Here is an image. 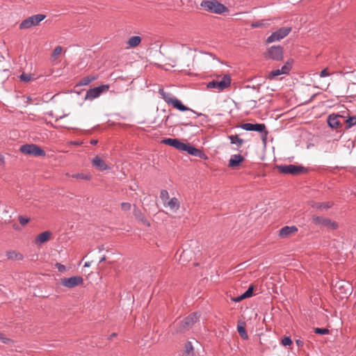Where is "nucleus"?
Masks as SVG:
<instances>
[{"label":"nucleus","instance_id":"obj_1","mask_svg":"<svg viewBox=\"0 0 356 356\" xmlns=\"http://www.w3.org/2000/svg\"><path fill=\"white\" fill-rule=\"evenodd\" d=\"M200 7L205 11L217 15L228 11V8L217 0H202Z\"/></svg>","mask_w":356,"mask_h":356},{"label":"nucleus","instance_id":"obj_2","mask_svg":"<svg viewBox=\"0 0 356 356\" xmlns=\"http://www.w3.org/2000/svg\"><path fill=\"white\" fill-rule=\"evenodd\" d=\"M159 92L161 96L162 99L168 104L172 105L174 108H177L179 111H190L194 113H197L195 111L190 108L184 106L180 100L173 97L170 93L166 92L163 89H159Z\"/></svg>","mask_w":356,"mask_h":356},{"label":"nucleus","instance_id":"obj_3","mask_svg":"<svg viewBox=\"0 0 356 356\" xmlns=\"http://www.w3.org/2000/svg\"><path fill=\"white\" fill-rule=\"evenodd\" d=\"M200 315L197 313H193L186 317L183 321L176 325V332L183 333L192 327L193 324L198 320Z\"/></svg>","mask_w":356,"mask_h":356},{"label":"nucleus","instance_id":"obj_4","mask_svg":"<svg viewBox=\"0 0 356 356\" xmlns=\"http://www.w3.org/2000/svg\"><path fill=\"white\" fill-rule=\"evenodd\" d=\"M231 84V78L229 75L225 74L220 81L213 80L207 84L209 89H214L218 92L222 91L229 87Z\"/></svg>","mask_w":356,"mask_h":356},{"label":"nucleus","instance_id":"obj_5","mask_svg":"<svg viewBox=\"0 0 356 356\" xmlns=\"http://www.w3.org/2000/svg\"><path fill=\"white\" fill-rule=\"evenodd\" d=\"M291 31V28L289 26L282 27L275 32L272 33L266 40V44L273 43L275 42L280 41L282 39L287 36Z\"/></svg>","mask_w":356,"mask_h":356},{"label":"nucleus","instance_id":"obj_6","mask_svg":"<svg viewBox=\"0 0 356 356\" xmlns=\"http://www.w3.org/2000/svg\"><path fill=\"white\" fill-rule=\"evenodd\" d=\"M46 15L42 14H37L33 16H31L24 20H23L19 26L20 29H28L33 26H37L42 22Z\"/></svg>","mask_w":356,"mask_h":356},{"label":"nucleus","instance_id":"obj_7","mask_svg":"<svg viewBox=\"0 0 356 356\" xmlns=\"http://www.w3.org/2000/svg\"><path fill=\"white\" fill-rule=\"evenodd\" d=\"M19 150L25 154L35 156H44L46 154L45 152L42 148L35 144L23 145L19 147Z\"/></svg>","mask_w":356,"mask_h":356},{"label":"nucleus","instance_id":"obj_8","mask_svg":"<svg viewBox=\"0 0 356 356\" xmlns=\"http://www.w3.org/2000/svg\"><path fill=\"white\" fill-rule=\"evenodd\" d=\"M181 151L186 152L190 155L199 157L202 159H207V156L200 149L196 148L195 146L190 143H183L180 149Z\"/></svg>","mask_w":356,"mask_h":356},{"label":"nucleus","instance_id":"obj_9","mask_svg":"<svg viewBox=\"0 0 356 356\" xmlns=\"http://www.w3.org/2000/svg\"><path fill=\"white\" fill-rule=\"evenodd\" d=\"M312 219L313 222L316 225H322L330 229H336L338 227V225L336 222L327 218L314 215Z\"/></svg>","mask_w":356,"mask_h":356},{"label":"nucleus","instance_id":"obj_10","mask_svg":"<svg viewBox=\"0 0 356 356\" xmlns=\"http://www.w3.org/2000/svg\"><path fill=\"white\" fill-rule=\"evenodd\" d=\"M277 168L282 173L293 175H299L305 169L302 166H298L293 164L280 165L277 166Z\"/></svg>","mask_w":356,"mask_h":356},{"label":"nucleus","instance_id":"obj_11","mask_svg":"<svg viewBox=\"0 0 356 356\" xmlns=\"http://www.w3.org/2000/svg\"><path fill=\"white\" fill-rule=\"evenodd\" d=\"M108 85H101L88 90L86 92L85 99L92 100L100 96L102 93L108 90Z\"/></svg>","mask_w":356,"mask_h":356},{"label":"nucleus","instance_id":"obj_12","mask_svg":"<svg viewBox=\"0 0 356 356\" xmlns=\"http://www.w3.org/2000/svg\"><path fill=\"white\" fill-rule=\"evenodd\" d=\"M267 56L270 59L280 61L283 58V48L280 45H274L267 50Z\"/></svg>","mask_w":356,"mask_h":356},{"label":"nucleus","instance_id":"obj_13","mask_svg":"<svg viewBox=\"0 0 356 356\" xmlns=\"http://www.w3.org/2000/svg\"><path fill=\"white\" fill-rule=\"evenodd\" d=\"M83 282V279L81 276H72L61 280L62 285L69 289L82 284Z\"/></svg>","mask_w":356,"mask_h":356},{"label":"nucleus","instance_id":"obj_14","mask_svg":"<svg viewBox=\"0 0 356 356\" xmlns=\"http://www.w3.org/2000/svg\"><path fill=\"white\" fill-rule=\"evenodd\" d=\"M241 127L245 131H254L259 133L265 132L266 134H267L264 124L244 123L241 125Z\"/></svg>","mask_w":356,"mask_h":356},{"label":"nucleus","instance_id":"obj_15","mask_svg":"<svg viewBox=\"0 0 356 356\" xmlns=\"http://www.w3.org/2000/svg\"><path fill=\"white\" fill-rule=\"evenodd\" d=\"M343 116L340 115H330L327 118V124L332 129H339L342 127V123L340 119H343Z\"/></svg>","mask_w":356,"mask_h":356},{"label":"nucleus","instance_id":"obj_16","mask_svg":"<svg viewBox=\"0 0 356 356\" xmlns=\"http://www.w3.org/2000/svg\"><path fill=\"white\" fill-rule=\"evenodd\" d=\"M92 165L100 171H104L109 169L105 161L99 156H96L92 160Z\"/></svg>","mask_w":356,"mask_h":356},{"label":"nucleus","instance_id":"obj_17","mask_svg":"<svg viewBox=\"0 0 356 356\" xmlns=\"http://www.w3.org/2000/svg\"><path fill=\"white\" fill-rule=\"evenodd\" d=\"M165 208H169L172 212H177L179 209L180 203L177 197H172L163 204Z\"/></svg>","mask_w":356,"mask_h":356},{"label":"nucleus","instance_id":"obj_18","mask_svg":"<svg viewBox=\"0 0 356 356\" xmlns=\"http://www.w3.org/2000/svg\"><path fill=\"white\" fill-rule=\"evenodd\" d=\"M51 235L52 233L50 231H45L42 232L35 238L34 243L35 245L43 244L50 239Z\"/></svg>","mask_w":356,"mask_h":356},{"label":"nucleus","instance_id":"obj_19","mask_svg":"<svg viewBox=\"0 0 356 356\" xmlns=\"http://www.w3.org/2000/svg\"><path fill=\"white\" fill-rule=\"evenodd\" d=\"M335 287L338 288L339 290H343L340 292L343 294L341 298L347 297L351 293V286L348 282L340 281L336 284Z\"/></svg>","mask_w":356,"mask_h":356},{"label":"nucleus","instance_id":"obj_20","mask_svg":"<svg viewBox=\"0 0 356 356\" xmlns=\"http://www.w3.org/2000/svg\"><path fill=\"white\" fill-rule=\"evenodd\" d=\"M334 205L332 202H312L311 203V207L314 209H316L319 211L327 210L331 208Z\"/></svg>","mask_w":356,"mask_h":356},{"label":"nucleus","instance_id":"obj_21","mask_svg":"<svg viewBox=\"0 0 356 356\" xmlns=\"http://www.w3.org/2000/svg\"><path fill=\"white\" fill-rule=\"evenodd\" d=\"M297 231L298 228L296 226H285L280 230L279 236L281 238H286Z\"/></svg>","mask_w":356,"mask_h":356},{"label":"nucleus","instance_id":"obj_22","mask_svg":"<svg viewBox=\"0 0 356 356\" xmlns=\"http://www.w3.org/2000/svg\"><path fill=\"white\" fill-rule=\"evenodd\" d=\"M161 143L165 145L173 147L178 150H180L181 145L183 143L177 138H164L163 140H162Z\"/></svg>","mask_w":356,"mask_h":356},{"label":"nucleus","instance_id":"obj_23","mask_svg":"<svg viewBox=\"0 0 356 356\" xmlns=\"http://www.w3.org/2000/svg\"><path fill=\"white\" fill-rule=\"evenodd\" d=\"M243 160L244 159L241 154H234L229 160L228 166L232 168H236Z\"/></svg>","mask_w":356,"mask_h":356},{"label":"nucleus","instance_id":"obj_24","mask_svg":"<svg viewBox=\"0 0 356 356\" xmlns=\"http://www.w3.org/2000/svg\"><path fill=\"white\" fill-rule=\"evenodd\" d=\"M6 256L10 260H22L23 259V255L20 252L13 250L8 251Z\"/></svg>","mask_w":356,"mask_h":356},{"label":"nucleus","instance_id":"obj_25","mask_svg":"<svg viewBox=\"0 0 356 356\" xmlns=\"http://www.w3.org/2000/svg\"><path fill=\"white\" fill-rule=\"evenodd\" d=\"M141 42V38L140 36H131L127 41V44L130 47H137Z\"/></svg>","mask_w":356,"mask_h":356},{"label":"nucleus","instance_id":"obj_26","mask_svg":"<svg viewBox=\"0 0 356 356\" xmlns=\"http://www.w3.org/2000/svg\"><path fill=\"white\" fill-rule=\"evenodd\" d=\"M232 144H235L238 147H241L243 144V140L238 137V135H231L228 136Z\"/></svg>","mask_w":356,"mask_h":356},{"label":"nucleus","instance_id":"obj_27","mask_svg":"<svg viewBox=\"0 0 356 356\" xmlns=\"http://www.w3.org/2000/svg\"><path fill=\"white\" fill-rule=\"evenodd\" d=\"M253 286H250L243 294L236 298V301H241L245 298L251 297L253 293Z\"/></svg>","mask_w":356,"mask_h":356},{"label":"nucleus","instance_id":"obj_28","mask_svg":"<svg viewBox=\"0 0 356 356\" xmlns=\"http://www.w3.org/2000/svg\"><path fill=\"white\" fill-rule=\"evenodd\" d=\"M345 122L346 123V129L351 128L353 126L356 124V116L348 118L345 120Z\"/></svg>","mask_w":356,"mask_h":356},{"label":"nucleus","instance_id":"obj_29","mask_svg":"<svg viewBox=\"0 0 356 356\" xmlns=\"http://www.w3.org/2000/svg\"><path fill=\"white\" fill-rule=\"evenodd\" d=\"M184 348L185 350L184 354L185 355V356L189 355L193 351V347L191 341L186 342Z\"/></svg>","mask_w":356,"mask_h":356},{"label":"nucleus","instance_id":"obj_30","mask_svg":"<svg viewBox=\"0 0 356 356\" xmlns=\"http://www.w3.org/2000/svg\"><path fill=\"white\" fill-rule=\"evenodd\" d=\"M95 76H86L84 78H83L81 81H80V83H79V85L80 86H87L88 84H89L90 82L93 81L94 80H95Z\"/></svg>","mask_w":356,"mask_h":356},{"label":"nucleus","instance_id":"obj_31","mask_svg":"<svg viewBox=\"0 0 356 356\" xmlns=\"http://www.w3.org/2000/svg\"><path fill=\"white\" fill-rule=\"evenodd\" d=\"M237 330H238V332L239 333L240 336L243 339H248V334L246 333L245 327L243 325H238Z\"/></svg>","mask_w":356,"mask_h":356},{"label":"nucleus","instance_id":"obj_32","mask_svg":"<svg viewBox=\"0 0 356 356\" xmlns=\"http://www.w3.org/2000/svg\"><path fill=\"white\" fill-rule=\"evenodd\" d=\"M283 74L280 69H277L271 71L268 76V78L270 80L274 79L276 76Z\"/></svg>","mask_w":356,"mask_h":356},{"label":"nucleus","instance_id":"obj_33","mask_svg":"<svg viewBox=\"0 0 356 356\" xmlns=\"http://www.w3.org/2000/svg\"><path fill=\"white\" fill-rule=\"evenodd\" d=\"M291 69V64L289 62L285 63L280 70L283 74H287Z\"/></svg>","mask_w":356,"mask_h":356},{"label":"nucleus","instance_id":"obj_34","mask_svg":"<svg viewBox=\"0 0 356 356\" xmlns=\"http://www.w3.org/2000/svg\"><path fill=\"white\" fill-rule=\"evenodd\" d=\"M72 178L86 179V180H89L91 178V177L90 175H86V174H83V173L74 174V175H72Z\"/></svg>","mask_w":356,"mask_h":356},{"label":"nucleus","instance_id":"obj_35","mask_svg":"<svg viewBox=\"0 0 356 356\" xmlns=\"http://www.w3.org/2000/svg\"><path fill=\"white\" fill-rule=\"evenodd\" d=\"M62 50L63 49L60 46L56 47L51 54V58L54 59H56L58 56L60 55Z\"/></svg>","mask_w":356,"mask_h":356},{"label":"nucleus","instance_id":"obj_36","mask_svg":"<svg viewBox=\"0 0 356 356\" xmlns=\"http://www.w3.org/2000/svg\"><path fill=\"white\" fill-rule=\"evenodd\" d=\"M160 197H161V200L163 201V203L164 204L169 199L168 192L166 190H162L160 193Z\"/></svg>","mask_w":356,"mask_h":356},{"label":"nucleus","instance_id":"obj_37","mask_svg":"<svg viewBox=\"0 0 356 356\" xmlns=\"http://www.w3.org/2000/svg\"><path fill=\"white\" fill-rule=\"evenodd\" d=\"M267 25V23L265 22L264 20L259 21V22H254L252 23L251 26L252 28H258V27H262Z\"/></svg>","mask_w":356,"mask_h":356},{"label":"nucleus","instance_id":"obj_38","mask_svg":"<svg viewBox=\"0 0 356 356\" xmlns=\"http://www.w3.org/2000/svg\"><path fill=\"white\" fill-rule=\"evenodd\" d=\"M292 343V340L289 337H284L282 339V344L284 346H290Z\"/></svg>","mask_w":356,"mask_h":356},{"label":"nucleus","instance_id":"obj_39","mask_svg":"<svg viewBox=\"0 0 356 356\" xmlns=\"http://www.w3.org/2000/svg\"><path fill=\"white\" fill-rule=\"evenodd\" d=\"M315 333L318 334H326L329 332V330L326 328H319L317 327L315 329Z\"/></svg>","mask_w":356,"mask_h":356},{"label":"nucleus","instance_id":"obj_40","mask_svg":"<svg viewBox=\"0 0 356 356\" xmlns=\"http://www.w3.org/2000/svg\"><path fill=\"white\" fill-rule=\"evenodd\" d=\"M29 218H24V216H19V223L22 225V226H24L26 225L29 222Z\"/></svg>","mask_w":356,"mask_h":356},{"label":"nucleus","instance_id":"obj_41","mask_svg":"<svg viewBox=\"0 0 356 356\" xmlns=\"http://www.w3.org/2000/svg\"><path fill=\"white\" fill-rule=\"evenodd\" d=\"M122 209L127 211H129L131 208V204L129 202H122L121 204Z\"/></svg>","mask_w":356,"mask_h":356},{"label":"nucleus","instance_id":"obj_42","mask_svg":"<svg viewBox=\"0 0 356 356\" xmlns=\"http://www.w3.org/2000/svg\"><path fill=\"white\" fill-rule=\"evenodd\" d=\"M0 340L3 343H9L13 342V341L8 338H7L4 334L0 333Z\"/></svg>","mask_w":356,"mask_h":356},{"label":"nucleus","instance_id":"obj_43","mask_svg":"<svg viewBox=\"0 0 356 356\" xmlns=\"http://www.w3.org/2000/svg\"><path fill=\"white\" fill-rule=\"evenodd\" d=\"M56 268H57L59 272H60V273H63V272H65V270H66L65 266L63 264H60V263H56Z\"/></svg>","mask_w":356,"mask_h":356},{"label":"nucleus","instance_id":"obj_44","mask_svg":"<svg viewBox=\"0 0 356 356\" xmlns=\"http://www.w3.org/2000/svg\"><path fill=\"white\" fill-rule=\"evenodd\" d=\"M329 75H330V74H329V72H327V69H324V70H323L321 72L320 74H319V76H320L321 77H325V76H328Z\"/></svg>","mask_w":356,"mask_h":356},{"label":"nucleus","instance_id":"obj_45","mask_svg":"<svg viewBox=\"0 0 356 356\" xmlns=\"http://www.w3.org/2000/svg\"><path fill=\"white\" fill-rule=\"evenodd\" d=\"M20 79L21 80L27 82L30 80V76L28 74H22L20 76Z\"/></svg>","mask_w":356,"mask_h":356},{"label":"nucleus","instance_id":"obj_46","mask_svg":"<svg viewBox=\"0 0 356 356\" xmlns=\"http://www.w3.org/2000/svg\"><path fill=\"white\" fill-rule=\"evenodd\" d=\"M188 253H189V251H188L187 250H183L181 254L180 255V260L184 259L185 256H188Z\"/></svg>","mask_w":356,"mask_h":356},{"label":"nucleus","instance_id":"obj_47","mask_svg":"<svg viewBox=\"0 0 356 356\" xmlns=\"http://www.w3.org/2000/svg\"><path fill=\"white\" fill-rule=\"evenodd\" d=\"M296 343L297 344V346L298 347H302L303 346V344H304V342L301 339H297L296 341Z\"/></svg>","mask_w":356,"mask_h":356},{"label":"nucleus","instance_id":"obj_48","mask_svg":"<svg viewBox=\"0 0 356 356\" xmlns=\"http://www.w3.org/2000/svg\"><path fill=\"white\" fill-rule=\"evenodd\" d=\"M70 143L74 145H81L83 143L81 141H71Z\"/></svg>","mask_w":356,"mask_h":356},{"label":"nucleus","instance_id":"obj_49","mask_svg":"<svg viewBox=\"0 0 356 356\" xmlns=\"http://www.w3.org/2000/svg\"><path fill=\"white\" fill-rule=\"evenodd\" d=\"M4 163V158L2 155L0 154V165Z\"/></svg>","mask_w":356,"mask_h":356},{"label":"nucleus","instance_id":"obj_50","mask_svg":"<svg viewBox=\"0 0 356 356\" xmlns=\"http://www.w3.org/2000/svg\"><path fill=\"white\" fill-rule=\"evenodd\" d=\"M97 143H98L97 140H94V139H93V140H92L90 141V144H91V145H95L97 144Z\"/></svg>","mask_w":356,"mask_h":356},{"label":"nucleus","instance_id":"obj_51","mask_svg":"<svg viewBox=\"0 0 356 356\" xmlns=\"http://www.w3.org/2000/svg\"><path fill=\"white\" fill-rule=\"evenodd\" d=\"M134 214H135V216H136L137 218H138V217H139V214H140V212L139 211H136V210H135V211H134Z\"/></svg>","mask_w":356,"mask_h":356},{"label":"nucleus","instance_id":"obj_52","mask_svg":"<svg viewBox=\"0 0 356 356\" xmlns=\"http://www.w3.org/2000/svg\"><path fill=\"white\" fill-rule=\"evenodd\" d=\"M90 264H91V262L87 261V262L85 263L83 266L84 267H89L90 266Z\"/></svg>","mask_w":356,"mask_h":356},{"label":"nucleus","instance_id":"obj_53","mask_svg":"<svg viewBox=\"0 0 356 356\" xmlns=\"http://www.w3.org/2000/svg\"><path fill=\"white\" fill-rule=\"evenodd\" d=\"M105 260H106V257H102L99 259V263H101V262H102V261H105Z\"/></svg>","mask_w":356,"mask_h":356},{"label":"nucleus","instance_id":"obj_54","mask_svg":"<svg viewBox=\"0 0 356 356\" xmlns=\"http://www.w3.org/2000/svg\"><path fill=\"white\" fill-rule=\"evenodd\" d=\"M115 336H116V334L115 333H113V334H111L110 339H111V338H113V337H114Z\"/></svg>","mask_w":356,"mask_h":356},{"label":"nucleus","instance_id":"obj_55","mask_svg":"<svg viewBox=\"0 0 356 356\" xmlns=\"http://www.w3.org/2000/svg\"><path fill=\"white\" fill-rule=\"evenodd\" d=\"M63 117H64V116H60V117H58V118H56V120H58L59 119H61V118H63Z\"/></svg>","mask_w":356,"mask_h":356},{"label":"nucleus","instance_id":"obj_56","mask_svg":"<svg viewBox=\"0 0 356 356\" xmlns=\"http://www.w3.org/2000/svg\"><path fill=\"white\" fill-rule=\"evenodd\" d=\"M49 115L50 116H52V115H53L52 112H50V113H49Z\"/></svg>","mask_w":356,"mask_h":356},{"label":"nucleus","instance_id":"obj_57","mask_svg":"<svg viewBox=\"0 0 356 356\" xmlns=\"http://www.w3.org/2000/svg\"><path fill=\"white\" fill-rule=\"evenodd\" d=\"M197 115L199 116V115H202V113H198Z\"/></svg>","mask_w":356,"mask_h":356}]
</instances>
